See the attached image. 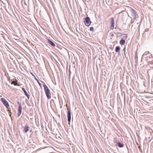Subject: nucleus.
<instances>
[{"instance_id": "6e6552de", "label": "nucleus", "mask_w": 153, "mask_h": 153, "mask_svg": "<svg viewBox=\"0 0 153 153\" xmlns=\"http://www.w3.org/2000/svg\"><path fill=\"white\" fill-rule=\"evenodd\" d=\"M30 127H28L27 125H26L24 127V131L26 133L29 130Z\"/></svg>"}, {"instance_id": "7ed1b4c3", "label": "nucleus", "mask_w": 153, "mask_h": 153, "mask_svg": "<svg viewBox=\"0 0 153 153\" xmlns=\"http://www.w3.org/2000/svg\"><path fill=\"white\" fill-rule=\"evenodd\" d=\"M84 22L86 26H89L91 23V22L90 20V18L88 17L85 18V20L84 21Z\"/></svg>"}, {"instance_id": "20e7f679", "label": "nucleus", "mask_w": 153, "mask_h": 153, "mask_svg": "<svg viewBox=\"0 0 153 153\" xmlns=\"http://www.w3.org/2000/svg\"><path fill=\"white\" fill-rule=\"evenodd\" d=\"M130 12L132 17L134 19H135L137 18V13L133 9H131L130 10Z\"/></svg>"}, {"instance_id": "9d476101", "label": "nucleus", "mask_w": 153, "mask_h": 153, "mask_svg": "<svg viewBox=\"0 0 153 153\" xmlns=\"http://www.w3.org/2000/svg\"><path fill=\"white\" fill-rule=\"evenodd\" d=\"M48 43L51 45L52 46L54 47L55 46V44L51 41L50 40L48 39Z\"/></svg>"}, {"instance_id": "9b49d317", "label": "nucleus", "mask_w": 153, "mask_h": 153, "mask_svg": "<svg viewBox=\"0 0 153 153\" xmlns=\"http://www.w3.org/2000/svg\"><path fill=\"white\" fill-rule=\"evenodd\" d=\"M125 40L122 39L120 41V44L121 45H123L125 43Z\"/></svg>"}, {"instance_id": "f257e3e1", "label": "nucleus", "mask_w": 153, "mask_h": 153, "mask_svg": "<svg viewBox=\"0 0 153 153\" xmlns=\"http://www.w3.org/2000/svg\"><path fill=\"white\" fill-rule=\"evenodd\" d=\"M43 86L47 98L49 99H50L51 98V94L50 90L45 84H43Z\"/></svg>"}, {"instance_id": "39448f33", "label": "nucleus", "mask_w": 153, "mask_h": 153, "mask_svg": "<svg viewBox=\"0 0 153 153\" xmlns=\"http://www.w3.org/2000/svg\"><path fill=\"white\" fill-rule=\"evenodd\" d=\"M18 104L19 105V107L18 108L17 115L18 117H19L21 114L22 108L21 106V104L20 103H19V102H18Z\"/></svg>"}, {"instance_id": "f3484780", "label": "nucleus", "mask_w": 153, "mask_h": 153, "mask_svg": "<svg viewBox=\"0 0 153 153\" xmlns=\"http://www.w3.org/2000/svg\"><path fill=\"white\" fill-rule=\"evenodd\" d=\"M37 82H38V84H39V85H40V87H42L41 84L40 83H39V82H38V81Z\"/></svg>"}, {"instance_id": "f8f14e48", "label": "nucleus", "mask_w": 153, "mask_h": 153, "mask_svg": "<svg viewBox=\"0 0 153 153\" xmlns=\"http://www.w3.org/2000/svg\"><path fill=\"white\" fill-rule=\"evenodd\" d=\"M120 50V48L119 46H117L116 48V51L117 52H119Z\"/></svg>"}, {"instance_id": "423d86ee", "label": "nucleus", "mask_w": 153, "mask_h": 153, "mask_svg": "<svg viewBox=\"0 0 153 153\" xmlns=\"http://www.w3.org/2000/svg\"><path fill=\"white\" fill-rule=\"evenodd\" d=\"M68 120L69 123H70L71 120V112L70 110H68L67 113Z\"/></svg>"}, {"instance_id": "4468645a", "label": "nucleus", "mask_w": 153, "mask_h": 153, "mask_svg": "<svg viewBox=\"0 0 153 153\" xmlns=\"http://www.w3.org/2000/svg\"><path fill=\"white\" fill-rule=\"evenodd\" d=\"M118 146L119 147H122L123 146V145L120 143H118Z\"/></svg>"}, {"instance_id": "f03ea898", "label": "nucleus", "mask_w": 153, "mask_h": 153, "mask_svg": "<svg viewBox=\"0 0 153 153\" xmlns=\"http://www.w3.org/2000/svg\"><path fill=\"white\" fill-rule=\"evenodd\" d=\"M1 100L3 102L4 105L7 108L9 107L10 106L7 101L4 98H1Z\"/></svg>"}, {"instance_id": "ddd939ff", "label": "nucleus", "mask_w": 153, "mask_h": 153, "mask_svg": "<svg viewBox=\"0 0 153 153\" xmlns=\"http://www.w3.org/2000/svg\"><path fill=\"white\" fill-rule=\"evenodd\" d=\"M13 83L15 85L19 86V85L17 81V80H16L15 81H14L13 82Z\"/></svg>"}, {"instance_id": "2eb2a0df", "label": "nucleus", "mask_w": 153, "mask_h": 153, "mask_svg": "<svg viewBox=\"0 0 153 153\" xmlns=\"http://www.w3.org/2000/svg\"><path fill=\"white\" fill-rule=\"evenodd\" d=\"M27 0H22V1H21V3H22V4H23V3H24L25 4V5H27V4L25 2V1H27Z\"/></svg>"}, {"instance_id": "0eeeda50", "label": "nucleus", "mask_w": 153, "mask_h": 153, "mask_svg": "<svg viewBox=\"0 0 153 153\" xmlns=\"http://www.w3.org/2000/svg\"><path fill=\"white\" fill-rule=\"evenodd\" d=\"M111 29L113 30L114 28V21L113 18H111Z\"/></svg>"}, {"instance_id": "1a4fd4ad", "label": "nucleus", "mask_w": 153, "mask_h": 153, "mask_svg": "<svg viewBox=\"0 0 153 153\" xmlns=\"http://www.w3.org/2000/svg\"><path fill=\"white\" fill-rule=\"evenodd\" d=\"M22 90L24 91V94L27 97H29L30 96L27 93L26 90H25V88H22Z\"/></svg>"}, {"instance_id": "dca6fc26", "label": "nucleus", "mask_w": 153, "mask_h": 153, "mask_svg": "<svg viewBox=\"0 0 153 153\" xmlns=\"http://www.w3.org/2000/svg\"><path fill=\"white\" fill-rule=\"evenodd\" d=\"M94 30V28L93 27H91L90 28V30L91 31H93Z\"/></svg>"}]
</instances>
